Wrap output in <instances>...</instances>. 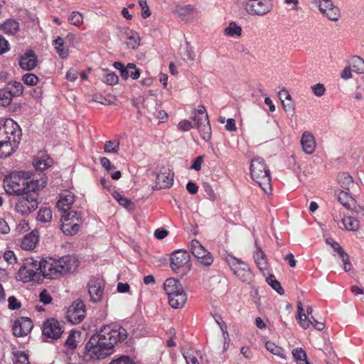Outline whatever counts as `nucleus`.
Instances as JSON below:
<instances>
[{
    "label": "nucleus",
    "mask_w": 364,
    "mask_h": 364,
    "mask_svg": "<svg viewBox=\"0 0 364 364\" xmlns=\"http://www.w3.org/2000/svg\"><path fill=\"white\" fill-rule=\"evenodd\" d=\"M78 73L74 68H70L66 74V78L70 82H75L77 78Z\"/></svg>",
    "instance_id": "338daca9"
},
{
    "label": "nucleus",
    "mask_w": 364,
    "mask_h": 364,
    "mask_svg": "<svg viewBox=\"0 0 364 364\" xmlns=\"http://www.w3.org/2000/svg\"><path fill=\"white\" fill-rule=\"evenodd\" d=\"M267 282L272 287L278 294L282 295L284 294V290L281 286V284L277 281L273 274L269 275L266 279Z\"/></svg>",
    "instance_id": "79ce46f5"
},
{
    "label": "nucleus",
    "mask_w": 364,
    "mask_h": 364,
    "mask_svg": "<svg viewBox=\"0 0 364 364\" xmlns=\"http://www.w3.org/2000/svg\"><path fill=\"white\" fill-rule=\"evenodd\" d=\"M68 20L71 24L75 26H80L83 23L82 15L78 11H73Z\"/></svg>",
    "instance_id": "8fccbe9b"
},
{
    "label": "nucleus",
    "mask_w": 364,
    "mask_h": 364,
    "mask_svg": "<svg viewBox=\"0 0 364 364\" xmlns=\"http://www.w3.org/2000/svg\"><path fill=\"white\" fill-rule=\"evenodd\" d=\"M0 29L7 35L14 36L19 31L20 25L17 20L9 18L0 25Z\"/></svg>",
    "instance_id": "c756f323"
},
{
    "label": "nucleus",
    "mask_w": 364,
    "mask_h": 364,
    "mask_svg": "<svg viewBox=\"0 0 364 364\" xmlns=\"http://www.w3.org/2000/svg\"><path fill=\"white\" fill-rule=\"evenodd\" d=\"M37 57L33 51L24 53L19 58V65L25 70H31L37 65Z\"/></svg>",
    "instance_id": "b1692460"
},
{
    "label": "nucleus",
    "mask_w": 364,
    "mask_h": 364,
    "mask_svg": "<svg viewBox=\"0 0 364 364\" xmlns=\"http://www.w3.org/2000/svg\"><path fill=\"white\" fill-rule=\"evenodd\" d=\"M127 338L125 328L110 324L103 326L85 345L87 354L92 359H103L113 353L114 346Z\"/></svg>",
    "instance_id": "f257e3e1"
},
{
    "label": "nucleus",
    "mask_w": 364,
    "mask_h": 364,
    "mask_svg": "<svg viewBox=\"0 0 364 364\" xmlns=\"http://www.w3.org/2000/svg\"><path fill=\"white\" fill-rule=\"evenodd\" d=\"M40 301L43 304H48L52 301V297L50 294L46 289L43 290L39 295Z\"/></svg>",
    "instance_id": "e2e57ef3"
},
{
    "label": "nucleus",
    "mask_w": 364,
    "mask_h": 364,
    "mask_svg": "<svg viewBox=\"0 0 364 364\" xmlns=\"http://www.w3.org/2000/svg\"><path fill=\"white\" fill-rule=\"evenodd\" d=\"M28 171L11 173L3 181L4 188L9 195L20 196L28 191L41 190L47 185V177L44 174L33 176Z\"/></svg>",
    "instance_id": "f03ea898"
},
{
    "label": "nucleus",
    "mask_w": 364,
    "mask_h": 364,
    "mask_svg": "<svg viewBox=\"0 0 364 364\" xmlns=\"http://www.w3.org/2000/svg\"><path fill=\"white\" fill-rule=\"evenodd\" d=\"M113 66L120 72V75L124 80L128 79L127 69H134V71H132L130 73V77L133 80H136L140 76L139 69L136 68V65L134 63H128L127 67H124L121 62H114Z\"/></svg>",
    "instance_id": "4be33fe9"
},
{
    "label": "nucleus",
    "mask_w": 364,
    "mask_h": 364,
    "mask_svg": "<svg viewBox=\"0 0 364 364\" xmlns=\"http://www.w3.org/2000/svg\"><path fill=\"white\" fill-rule=\"evenodd\" d=\"M38 232L37 230H33L31 233L23 237L21 243V247L26 250L34 249L38 242Z\"/></svg>",
    "instance_id": "bb28decb"
},
{
    "label": "nucleus",
    "mask_w": 364,
    "mask_h": 364,
    "mask_svg": "<svg viewBox=\"0 0 364 364\" xmlns=\"http://www.w3.org/2000/svg\"><path fill=\"white\" fill-rule=\"evenodd\" d=\"M352 70L357 73H364V60L359 56H353L350 60Z\"/></svg>",
    "instance_id": "ea45409f"
},
{
    "label": "nucleus",
    "mask_w": 364,
    "mask_h": 364,
    "mask_svg": "<svg viewBox=\"0 0 364 364\" xmlns=\"http://www.w3.org/2000/svg\"><path fill=\"white\" fill-rule=\"evenodd\" d=\"M226 261L234 274L242 282L250 283L252 280L253 274L244 262L232 256H229Z\"/></svg>",
    "instance_id": "9d476101"
},
{
    "label": "nucleus",
    "mask_w": 364,
    "mask_h": 364,
    "mask_svg": "<svg viewBox=\"0 0 364 364\" xmlns=\"http://www.w3.org/2000/svg\"><path fill=\"white\" fill-rule=\"evenodd\" d=\"M22 80L25 84L33 86L37 84L38 77L33 73H27L23 76Z\"/></svg>",
    "instance_id": "3c124183"
},
{
    "label": "nucleus",
    "mask_w": 364,
    "mask_h": 364,
    "mask_svg": "<svg viewBox=\"0 0 364 364\" xmlns=\"http://www.w3.org/2000/svg\"><path fill=\"white\" fill-rule=\"evenodd\" d=\"M100 161L102 166L107 171V173H110L111 171H114L115 169V166L112 164L109 159L107 157H101Z\"/></svg>",
    "instance_id": "6e6d98bb"
},
{
    "label": "nucleus",
    "mask_w": 364,
    "mask_h": 364,
    "mask_svg": "<svg viewBox=\"0 0 364 364\" xmlns=\"http://www.w3.org/2000/svg\"><path fill=\"white\" fill-rule=\"evenodd\" d=\"M53 163V159L45 153H38L33 160V165L38 171H43L50 167Z\"/></svg>",
    "instance_id": "5701e85b"
},
{
    "label": "nucleus",
    "mask_w": 364,
    "mask_h": 364,
    "mask_svg": "<svg viewBox=\"0 0 364 364\" xmlns=\"http://www.w3.org/2000/svg\"><path fill=\"white\" fill-rule=\"evenodd\" d=\"M114 198L119 203V204L127 209H132L134 207L133 203L126 197L123 196L119 193L113 194Z\"/></svg>",
    "instance_id": "c03bdc74"
},
{
    "label": "nucleus",
    "mask_w": 364,
    "mask_h": 364,
    "mask_svg": "<svg viewBox=\"0 0 364 364\" xmlns=\"http://www.w3.org/2000/svg\"><path fill=\"white\" fill-rule=\"evenodd\" d=\"M183 355L187 364H199L197 357L190 350H183Z\"/></svg>",
    "instance_id": "864d4df0"
},
{
    "label": "nucleus",
    "mask_w": 364,
    "mask_h": 364,
    "mask_svg": "<svg viewBox=\"0 0 364 364\" xmlns=\"http://www.w3.org/2000/svg\"><path fill=\"white\" fill-rule=\"evenodd\" d=\"M254 259L259 269L264 274L267 270V259L266 255L259 247H257L254 254Z\"/></svg>",
    "instance_id": "7c9ffc66"
},
{
    "label": "nucleus",
    "mask_w": 364,
    "mask_h": 364,
    "mask_svg": "<svg viewBox=\"0 0 364 364\" xmlns=\"http://www.w3.org/2000/svg\"><path fill=\"white\" fill-rule=\"evenodd\" d=\"M244 8L249 14L264 16L271 11L272 4L271 0H248Z\"/></svg>",
    "instance_id": "f8f14e48"
},
{
    "label": "nucleus",
    "mask_w": 364,
    "mask_h": 364,
    "mask_svg": "<svg viewBox=\"0 0 364 364\" xmlns=\"http://www.w3.org/2000/svg\"><path fill=\"white\" fill-rule=\"evenodd\" d=\"M164 289L168 295V298H169V296H172L176 293H178L179 291L183 289V287L177 279L173 278H168L166 279L164 284Z\"/></svg>",
    "instance_id": "c85d7f7f"
},
{
    "label": "nucleus",
    "mask_w": 364,
    "mask_h": 364,
    "mask_svg": "<svg viewBox=\"0 0 364 364\" xmlns=\"http://www.w3.org/2000/svg\"><path fill=\"white\" fill-rule=\"evenodd\" d=\"M63 332V326L60 323L54 318L48 319L43 323V334L48 338L57 340Z\"/></svg>",
    "instance_id": "dca6fc26"
},
{
    "label": "nucleus",
    "mask_w": 364,
    "mask_h": 364,
    "mask_svg": "<svg viewBox=\"0 0 364 364\" xmlns=\"http://www.w3.org/2000/svg\"><path fill=\"white\" fill-rule=\"evenodd\" d=\"M82 214L76 210H71L61 215L60 228L66 235H74L80 229Z\"/></svg>",
    "instance_id": "1a4fd4ad"
},
{
    "label": "nucleus",
    "mask_w": 364,
    "mask_h": 364,
    "mask_svg": "<svg viewBox=\"0 0 364 364\" xmlns=\"http://www.w3.org/2000/svg\"><path fill=\"white\" fill-rule=\"evenodd\" d=\"M118 80L119 77L114 72L107 73L103 78V82L109 85H116Z\"/></svg>",
    "instance_id": "603ef678"
},
{
    "label": "nucleus",
    "mask_w": 364,
    "mask_h": 364,
    "mask_svg": "<svg viewBox=\"0 0 364 364\" xmlns=\"http://www.w3.org/2000/svg\"><path fill=\"white\" fill-rule=\"evenodd\" d=\"M33 328L32 321L28 317H21L14 321L12 331L16 336L27 335Z\"/></svg>",
    "instance_id": "6ab92c4d"
},
{
    "label": "nucleus",
    "mask_w": 364,
    "mask_h": 364,
    "mask_svg": "<svg viewBox=\"0 0 364 364\" xmlns=\"http://www.w3.org/2000/svg\"><path fill=\"white\" fill-rule=\"evenodd\" d=\"M301 145L303 151L307 154H311L315 151L316 144L311 132L306 131L302 134Z\"/></svg>",
    "instance_id": "393cba45"
},
{
    "label": "nucleus",
    "mask_w": 364,
    "mask_h": 364,
    "mask_svg": "<svg viewBox=\"0 0 364 364\" xmlns=\"http://www.w3.org/2000/svg\"><path fill=\"white\" fill-rule=\"evenodd\" d=\"M291 353L297 364H310L307 360L305 350L301 348L293 349Z\"/></svg>",
    "instance_id": "e433bc0d"
},
{
    "label": "nucleus",
    "mask_w": 364,
    "mask_h": 364,
    "mask_svg": "<svg viewBox=\"0 0 364 364\" xmlns=\"http://www.w3.org/2000/svg\"><path fill=\"white\" fill-rule=\"evenodd\" d=\"M75 200V196L73 193L68 191H65L59 196V199L56 203L58 209L63 213H68Z\"/></svg>",
    "instance_id": "aec40b11"
},
{
    "label": "nucleus",
    "mask_w": 364,
    "mask_h": 364,
    "mask_svg": "<svg viewBox=\"0 0 364 364\" xmlns=\"http://www.w3.org/2000/svg\"><path fill=\"white\" fill-rule=\"evenodd\" d=\"M313 92L316 97H321L324 95L326 89L323 85L318 83L312 87Z\"/></svg>",
    "instance_id": "0e129e2a"
},
{
    "label": "nucleus",
    "mask_w": 364,
    "mask_h": 364,
    "mask_svg": "<svg viewBox=\"0 0 364 364\" xmlns=\"http://www.w3.org/2000/svg\"><path fill=\"white\" fill-rule=\"evenodd\" d=\"M53 218L52 210L50 208L42 207L38 212L37 220L42 223H48Z\"/></svg>",
    "instance_id": "4c0bfd02"
},
{
    "label": "nucleus",
    "mask_w": 364,
    "mask_h": 364,
    "mask_svg": "<svg viewBox=\"0 0 364 364\" xmlns=\"http://www.w3.org/2000/svg\"><path fill=\"white\" fill-rule=\"evenodd\" d=\"M144 106L147 109V111L149 114L155 115L158 108H159L160 105L158 102L154 99H149L144 101Z\"/></svg>",
    "instance_id": "49530a36"
},
{
    "label": "nucleus",
    "mask_w": 364,
    "mask_h": 364,
    "mask_svg": "<svg viewBox=\"0 0 364 364\" xmlns=\"http://www.w3.org/2000/svg\"><path fill=\"white\" fill-rule=\"evenodd\" d=\"M173 182V173L169 169H164L160 171L156 176L157 185L161 188H170Z\"/></svg>",
    "instance_id": "a878e982"
},
{
    "label": "nucleus",
    "mask_w": 364,
    "mask_h": 364,
    "mask_svg": "<svg viewBox=\"0 0 364 364\" xmlns=\"http://www.w3.org/2000/svg\"><path fill=\"white\" fill-rule=\"evenodd\" d=\"M242 28L237 26L235 22H230L228 27L224 30V33L230 37L240 36Z\"/></svg>",
    "instance_id": "a19ab883"
},
{
    "label": "nucleus",
    "mask_w": 364,
    "mask_h": 364,
    "mask_svg": "<svg viewBox=\"0 0 364 364\" xmlns=\"http://www.w3.org/2000/svg\"><path fill=\"white\" fill-rule=\"evenodd\" d=\"M315 5L317 6L319 11L333 21H338L340 18V9L333 2L330 4H321L320 1H314Z\"/></svg>",
    "instance_id": "a211bd4d"
},
{
    "label": "nucleus",
    "mask_w": 364,
    "mask_h": 364,
    "mask_svg": "<svg viewBox=\"0 0 364 364\" xmlns=\"http://www.w3.org/2000/svg\"><path fill=\"white\" fill-rule=\"evenodd\" d=\"M44 278L55 279L67 274L72 273L78 266L77 260L74 256L65 255L55 259L49 258L42 259Z\"/></svg>",
    "instance_id": "20e7f679"
},
{
    "label": "nucleus",
    "mask_w": 364,
    "mask_h": 364,
    "mask_svg": "<svg viewBox=\"0 0 364 364\" xmlns=\"http://www.w3.org/2000/svg\"><path fill=\"white\" fill-rule=\"evenodd\" d=\"M250 173L252 178L261 187L265 193L272 191L269 170L262 158L256 156L250 164Z\"/></svg>",
    "instance_id": "423d86ee"
},
{
    "label": "nucleus",
    "mask_w": 364,
    "mask_h": 364,
    "mask_svg": "<svg viewBox=\"0 0 364 364\" xmlns=\"http://www.w3.org/2000/svg\"><path fill=\"white\" fill-rule=\"evenodd\" d=\"M113 66L120 72V75L124 80L128 79L127 69H134V71H132L130 73V77L133 80H136L140 76L139 69L136 68V65L134 63H128L127 67H124L121 62H114Z\"/></svg>",
    "instance_id": "412c9836"
},
{
    "label": "nucleus",
    "mask_w": 364,
    "mask_h": 364,
    "mask_svg": "<svg viewBox=\"0 0 364 364\" xmlns=\"http://www.w3.org/2000/svg\"><path fill=\"white\" fill-rule=\"evenodd\" d=\"M16 278L24 283L29 282H40L44 278L42 259L38 260L33 257L25 259L16 274Z\"/></svg>",
    "instance_id": "39448f33"
},
{
    "label": "nucleus",
    "mask_w": 364,
    "mask_h": 364,
    "mask_svg": "<svg viewBox=\"0 0 364 364\" xmlns=\"http://www.w3.org/2000/svg\"><path fill=\"white\" fill-rule=\"evenodd\" d=\"M342 223L345 228L348 231H356L359 228L358 220L353 217H344L342 219Z\"/></svg>",
    "instance_id": "58836bf2"
},
{
    "label": "nucleus",
    "mask_w": 364,
    "mask_h": 364,
    "mask_svg": "<svg viewBox=\"0 0 364 364\" xmlns=\"http://www.w3.org/2000/svg\"><path fill=\"white\" fill-rule=\"evenodd\" d=\"M343 262V269L345 271L348 272L351 269L352 265L349 262V257L348 254L341 247L338 251L336 252Z\"/></svg>",
    "instance_id": "09e8293b"
},
{
    "label": "nucleus",
    "mask_w": 364,
    "mask_h": 364,
    "mask_svg": "<svg viewBox=\"0 0 364 364\" xmlns=\"http://www.w3.org/2000/svg\"><path fill=\"white\" fill-rule=\"evenodd\" d=\"M297 319L300 326L304 328H307L311 324L314 328L318 331H321L324 328V323L317 321L313 316L309 318L306 314H304V309L301 301L297 302Z\"/></svg>",
    "instance_id": "f3484780"
},
{
    "label": "nucleus",
    "mask_w": 364,
    "mask_h": 364,
    "mask_svg": "<svg viewBox=\"0 0 364 364\" xmlns=\"http://www.w3.org/2000/svg\"><path fill=\"white\" fill-rule=\"evenodd\" d=\"M39 191H28L20 195L15 205V210L21 215H28L36 210L39 205Z\"/></svg>",
    "instance_id": "0eeeda50"
},
{
    "label": "nucleus",
    "mask_w": 364,
    "mask_h": 364,
    "mask_svg": "<svg viewBox=\"0 0 364 364\" xmlns=\"http://www.w3.org/2000/svg\"><path fill=\"white\" fill-rule=\"evenodd\" d=\"M85 315V305L82 300L75 301L67 311V318L73 324L82 322Z\"/></svg>",
    "instance_id": "4468645a"
},
{
    "label": "nucleus",
    "mask_w": 364,
    "mask_h": 364,
    "mask_svg": "<svg viewBox=\"0 0 364 364\" xmlns=\"http://www.w3.org/2000/svg\"><path fill=\"white\" fill-rule=\"evenodd\" d=\"M193 120V125L198 129L202 139L206 141H209L211 137V128L208 114L203 105H199L197 110L194 111Z\"/></svg>",
    "instance_id": "6e6552de"
},
{
    "label": "nucleus",
    "mask_w": 364,
    "mask_h": 364,
    "mask_svg": "<svg viewBox=\"0 0 364 364\" xmlns=\"http://www.w3.org/2000/svg\"><path fill=\"white\" fill-rule=\"evenodd\" d=\"M10 228L6 221L3 218H0V233L6 235L8 234Z\"/></svg>",
    "instance_id": "774afa93"
},
{
    "label": "nucleus",
    "mask_w": 364,
    "mask_h": 364,
    "mask_svg": "<svg viewBox=\"0 0 364 364\" xmlns=\"http://www.w3.org/2000/svg\"><path fill=\"white\" fill-rule=\"evenodd\" d=\"M266 348L268 351L272 353L277 355L281 358H285L284 350L279 346L275 345L272 342H267L266 343Z\"/></svg>",
    "instance_id": "a18cd8bd"
},
{
    "label": "nucleus",
    "mask_w": 364,
    "mask_h": 364,
    "mask_svg": "<svg viewBox=\"0 0 364 364\" xmlns=\"http://www.w3.org/2000/svg\"><path fill=\"white\" fill-rule=\"evenodd\" d=\"M9 308L12 310L18 309L20 308L21 304L14 296H9L8 299Z\"/></svg>",
    "instance_id": "69168bd1"
},
{
    "label": "nucleus",
    "mask_w": 364,
    "mask_h": 364,
    "mask_svg": "<svg viewBox=\"0 0 364 364\" xmlns=\"http://www.w3.org/2000/svg\"><path fill=\"white\" fill-rule=\"evenodd\" d=\"M171 267L176 272L188 271L191 268V257L187 251L178 250L171 256Z\"/></svg>",
    "instance_id": "9b49d317"
},
{
    "label": "nucleus",
    "mask_w": 364,
    "mask_h": 364,
    "mask_svg": "<svg viewBox=\"0 0 364 364\" xmlns=\"http://www.w3.org/2000/svg\"><path fill=\"white\" fill-rule=\"evenodd\" d=\"M139 4L142 9V17L146 18L151 15L149 6L146 3V0H138Z\"/></svg>",
    "instance_id": "052dcab7"
},
{
    "label": "nucleus",
    "mask_w": 364,
    "mask_h": 364,
    "mask_svg": "<svg viewBox=\"0 0 364 364\" xmlns=\"http://www.w3.org/2000/svg\"><path fill=\"white\" fill-rule=\"evenodd\" d=\"M21 130L11 119L0 120V158L9 156L17 149L21 141Z\"/></svg>",
    "instance_id": "7ed1b4c3"
},
{
    "label": "nucleus",
    "mask_w": 364,
    "mask_h": 364,
    "mask_svg": "<svg viewBox=\"0 0 364 364\" xmlns=\"http://www.w3.org/2000/svg\"><path fill=\"white\" fill-rule=\"evenodd\" d=\"M337 181L341 186L346 190H349L354 184L352 176L346 173H340L338 175Z\"/></svg>",
    "instance_id": "f704fd0d"
},
{
    "label": "nucleus",
    "mask_w": 364,
    "mask_h": 364,
    "mask_svg": "<svg viewBox=\"0 0 364 364\" xmlns=\"http://www.w3.org/2000/svg\"><path fill=\"white\" fill-rule=\"evenodd\" d=\"M3 258L9 264H14L16 262L17 259L12 250H6L3 255Z\"/></svg>",
    "instance_id": "5fc2aeb1"
},
{
    "label": "nucleus",
    "mask_w": 364,
    "mask_h": 364,
    "mask_svg": "<svg viewBox=\"0 0 364 364\" xmlns=\"http://www.w3.org/2000/svg\"><path fill=\"white\" fill-rule=\"evenodd\" d=\"M190 250L198 261L205 266H210L213 262V257L197 240H193L190 244Z\"/></svg>",
    "instance_id": "ddd939ff"
},
{
    "label": "nucleus",
    "mask_w": 364,
    "mask_h": 364,
    "mask_svg": "<svg viewBox=\"0 0 364 364\" xmlns=\"http://www.w3.org/2000/svg\"><path fill=\"white\" fill-rule=\"evenodd\" d=\"M109 364H134L133 360L127 355H122L112 360Z\"/></svg>",
    "instance_id": "4d7b16f0"
},
{
    "label": "nucleus",
    "mask_w": 364,
    "mask_h": 364,
    "mask_svg": "<svg viewBox=\"0 0 364 364\" xmlns=\"http://www.w3.org/2000/svg\"><path fill=\"white\" fill-rule=\"evenodd\" d=\"M53 46L59 56L65 59L69 55V50L68 46H65L64 40L61 37H58L53 41Z\"/></svg>",
    "instance_id": "473e14b6"
},
{
    "label": "nucleus",
    "mask_w": 364,
    "mask_h": 364,
    "mask_svg": "<svg viewBox=\"0 0 364 364\" xmlns=\"http://www.w3.org/2000/svg\"><path fill=\"white\" fill-rule=\"evenodd\" d=\"M14 94L9 87L0 89V106L6 107L10 105Z\"/></svg>",
    "instance_id": "72a5a7b5"
},
{
    "label": "nucleus",
    "mask_w": 364,
    "mask_h": 364,
    "mask_svg": "<svg viewBox=\"0 0 364 364\" xmlns=\"http://www.w3.org/2000/svg\"><path fill=\"white\" fill-rule=\"evenodd\" d=\"M13 361L14 364H30L28 354L20 350L14 353Z\"/></svg>",
    "instance_id": "37998d69"
},
{
    "label": "nucleus",
    "mask_w": 364,
    "mask_h": 364,
    "mask_svg": "<svg viewBox=\"0 0 364 364\" xmlns=\"http://www.w3.org/2000/svg\"><path fill=\"white\" fill-rule=\"evenodd\" d=\"M9 85H11V87L14 89L13 90H11L14 94V97L20 95L23 93V85L21 82L15 81Z\"/></svg>",
    "instance_id": "680f3d73"
},
{
    "label": "nucleus",
    "mask_w": 364,
    "mask_h": 364,
    "mask_svg": "<svg viewBox=\"0 0 364 364\" xmlns=\"http://www.w3.org/2000/svg\"><path fill=\"white\" fill-rule=\"evenodd\" d=\"M282 105L285 112L290 113L291 115L294 114L295 107L292 100H287V102H284L283 100H282Z\"/></svg>",
    "instance_id": "13d9d810"
},
{
    "label": "nucleus",
    "mask_w": 364,
    "mask_h": 364,
    "mask_svg": "<svg viewBox=\"0 0 364 364\" xmlns=\"http://www.w3.org/2000/svg\"><path fill=\"white\" fill-rule=\"evenodd\" d=\"M125 43L129 48L136 49L140 43L139 35L132 30H127L125 32Z\"/></svg>",
    "instance_id": "2f4dec72"
},
{
    "label": "nucleus",
    "mask_w": 364,
    "mask_h": 364,
    "mask_svg": "<svg viewBox=\"0 0 364 364\" xmlns=\"http://www.w3.org/2000/svg\"><path fill=\"white\" fill-rule=\"evenodd\" d=\"M186 300L187 296L183 289L179 291L178 293H176L172 296H169L168 304L173 309H180L184 306Z\"/></svg>",
    "instance_id": "cd10ccee"
},
{
    "label": "nucleus",
    "mask_w": 364,
    "mask_h": 364,
    "mask_svg": "<svg viewBox=\"0 0 364 364\" xmlns=\"http://www.w3.org/2000/svg\"><path fill=\"white\" fill-rule=\"evenodd\" d=\"M119 149V142L117 141H107L105 144V153L117 154Z\"/></svg>",
    "instance_id": "de8ad7c7"
},
{
    "label": "nucleus",
    "mask_w": 364,
    "mask_h": 364,
    "mask_svg": "<svg viewBox=\"0 0 364 364\" xmlns=\"http://www.w3.org/2000/svg\"><path fill=\"white\" fill-rule=\"evenodd\" d=\"M87 287L90 300L92 302L101 301L104 294L105 281L102 278L94 277L89 281Z\"/></svg>",
    "instance_id": "2eb2a0df"
},
{
    "label": "nucleus",
    "mask_w": 364,
    "mask_h": 364,
    "mask_svg": "<svg viewBox=\"0 0 364 364\" xmlns=\"http://www.w3.org/2000/svg\"><path fill=\"white\" fill-rule=\"evenodd\" d=\"M338 200L347 209L351 208L354 204V199L346 191H340L338 192Z\"/></svg>",
    "instance_id": "c9c22d12"
},
{
    "label": "nucleus",
    "mask_w": 364,
    "mask_h": 364,
    "mask_svg": "<svg viewBox=\"0 0 364 364\" xmlns=\"http://www.w3.org/2000/svg\"><path fill=\"white\" fill-rule=\"evenodd\" d=\"M178 128L182 130L183 132H187L190 130L191 128H195V127L191 122L187 119H183L178 123Z\"/></svg>",
    "instance_id": "bf43d9fd"
}]
</instances>
